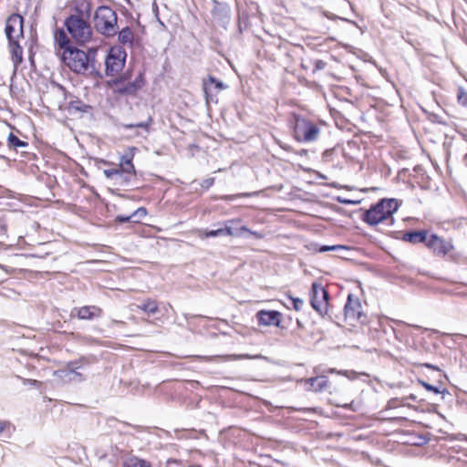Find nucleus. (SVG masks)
Returning <instances> with one entry per match:
<instances>
[{"label":"nucleus","instance_id":"obj_24","mask_svg":"<svg viewBox=\"0 0 467 467\" xmlns=\"http://www.w3.org/2000/svg\"><path fill=\"white\" fill-rule=\"evenodd\" d=\"M137 308L148 314H155L159 311L157 301L148 298L141 305H138Z\"/></svg>","mask_w":467,"mask_h":467},{"label":"nucleus","instance_id":"obj_41","mask_svg":"<svg viewBox=\"0 0 467 467\" xmlns=\"http://www.w3.org/2000/svg\"><path fill=\"white\" fill-rule=\"evenodd\" d=\"M323 301L326 302V311L325 313H323V317L325 315H328V306H329V304H328V292L323 287Z\"/></svg>","mask_w":467,"mask_h":467},{"label":"nucleus","instance_id":"obj_42","mask_svg":"<svg viewBox=\"0 0 467 467\" xmlns=\"http://www.w3.org/2000/svg\"><path fill=\"white\" fill-rule=\"evenodd\" d=\"M24 385L28 386H38L40 385V382L36 379H23Z\"/></svg>","mask_w":467,"mask_h":467},{"label":"nucleus","instance_id":"obj_19","mask_svg":"<svg viewBox=\"0 0 467 467\" xmlns=\"http://www.w3.org/2000/svg\"><path fill=\"white\" fill-rule=\"evenodd\" d=\"M429 236L430 234L426 230L412 231L405 233L402 236V240L413 244L422 243L426 245Z\"/></svg>","mask_w":467,"mask_h":467},{"label":"nucleus","instance_id":"obj_43","mask_svg":"<svg viewBox=\"0 0 467 467\" xmlns=\"http://www.w3.org/2000/svg\"><path fill=\"white\" fill-rule=\"evenodd\" d=\"M117 78H122L125 82H128V81H132L130 79V72L129 70H127L126 72L122 73L119 77H118Z\"/></svg>","mask_w":467,"mask_h":467},{"label":"nucleus","instance_id":"obj_20","mask_svg":"<svg viewBox=\"0 0 467 467\" xmlns=\"http://www.w3.org/2000/svg\"><path fill=\"white\" fill-rule=\"evenodd\" d=\"M54 37L59 48L63 49L64 51H67V49L73 47L69 37L67 36V33L64 31L63 28L57 29Z\"/></svg>","mask_w":467,"mask_h":467},{"label":"nucleus","instance_id":"obj_4","mask_svg":"<svg viewBox=\"0 0 467 467\" xmlns=\"http://www.w3.org/2000/svg\"><path fill=\"white\" fill-rule=\"evenodd\" d=\"M67 33L78 45L88 43L93 36V29L89 20L77 16H67L64 21Z\"/></svg>","mask_w":467,"mask_h":467},{"label":"nucleus","instance_id":"obj_10","mask_svg":"<svg viewBox=\"0 0 467 467\" xmlns=\"http://www.w3.org/2000/svg\"><path fill=\"white\" fill-rule=\"evenodd\" d=\"M105 177L119 187H127L136 178V171L117 167L104 170Z\"/></svg>","mask_w":467,"mask_h":467},{"label":"nucleus","instance_id":"obj_38","mask_svg":"<svg viewBox=\"0 0 467 467\" xmlns=\"http://www.w3.org/2000/svg\"><path fill=\"white\" fill-rule=\"evenodd\" d=\"M134 216H132V213L130 215H118L116 217V222L119 223H129V222H134L137 223L138 221L132 220Z\"/></svg>","mask_w":467,"mask_h":467},{"label":"nucleus","instance_id":"obj_36","mask_svg":"<svg viewBox=\"0 0 467 467\" xmlns=\"http://www.w3.org/2000/svg\"><path fill=\"white\" fill-rule=\"evenodd\" d=\"M345 250H348V247L344 246V245H340V244L324 245L323 244V253L324 252H330V251L340 252V251H345Z\"/></svg>","mask_w":467,"mask_h":467},{"label":"nucleus","instance_id":"obj_14","mask_svg":"<svg viewBox=\"0 0 467 467\" xmlns=\"http://www.w3.org/2000/svg\"><path fill=\"white\" fill-rule=\"evenodd\" d=\"M57 88H59V90L62 91L66 99L68 97L72 98V99L68 102V106H67V110L69 113H71V114L77 113V112L88 113L92 109V107L90 105H88V104L84 103L82 100H80L79 99L73 98V96H71V94H68L63 86L57 85Z\"/></svg>","mask_w":467,"mask_h":467},{"label":"nucleus","instance_id":"obj_53","mask_svg":"<svg viewBox=\"0 0 467 467\" xmlns=\"http://www.w3.org/2000/svg\"><path fill=\"white\" fill-rule=\"evenodd\" d=\"M327 157V152H323L322 158L323 160Z\"/></svg>","mask_w":467,"mask_h":467},{"label":"nucleus","instance_id":"obj_54","mask_svg":"<svg viewBox=\"0 0 467 467\" xmlns=\"http://www.w3.org/2000/svg\"><path fill=\"white\" fill-rule=\"evenodd\" d=\"M322 386H323V389L326 388L327 384L326 382L323 380V383H322Z\"/></svg>","mask_w":467,"mask_h":467},{"label":"nucleus","instance_id":"obj_16","mask_svg":"<svg viewBox=\"0 0 467 467\" xmlns=\"http://www.w3.org/2000/svg\"><path fill=\"white\" fill-rule=\"evenodd\" d=\"M259 325L276 326L280 325V313L277 311L261 310L256 314Z\"/></svg>","mask_w":467,"mask_h":467},{"label":"nucleus","instance_id":"obj_34","mask_svg":"<svg viewBox=\"0 0 467 467\" xmlns=\"http://www.w3.org/2000/svg\"><path fill=\"white\" fill-rule=\"evenodd\" d=\"M289 302L292 304L296 311H300L304 306V300L298 297L288 296Z\"/></svg>","mask_w":467,"mask_h":467},{"label":"nucleus","instance_id":"obj_35","mask_svg":"<svg viewBox=\"0 0 467 467\" xmlns=\"http://www.w3.org/2000/svg\"><path fill=\"white\" fill-rule=\"evenodd\" d=\"M457 99L462 106L467 107V92L462 88H459Z\"/></svg>","mask_w":467,"mask_h":467},{"label":"nucleus","instance_id":"obj_2","mask_svg":"<svg viewBox=\"0 0 467 467\" xmlns=\"http://www.w3.org/2000/svg\"><path fill=\"white\" fill-rule=\"evenodd\" d=\"M398 208L399 203L396 199H382L364 213L362 220L371 226L388 220L390 221L389 224H392V214Z\"/></svg>","mask_w":467,"mask_h":467},{"label":"nucleus","instance_id":"obj_23","mask_svg":"<svg viewBox=\"0 0 467 467\" xmlns=\"http://www.w3.org/2000/svg\"><path fill=\"white\" fill-rule=\"evenodd\" d=\"M118 39L120 44L131 47L134 41V34L129 26H126L119 32Z\"/></svg>","mask_w":467,"mask_h":467},{"label":"nucleus","instance_id":"obj_1","mask_svg":"<svg viewBox=\"0 0 467 467\" xmlns=\"http://www.w3.org/2000/svg\"><path fill=\"white\" fill-rule=\"evenodd\" d=\"M96 55L97 50L95 48H88V51H84L73 47L63 52L61 59L74 73L102 78L97 66Z\"/></svg>","mask_w":467,"mask_h":467},{"label":"nucleus","instance_id":"obj_29","mask_svg":"<svg viewBox=\"0 0 467 467\" xmlns=\"http://www.w3.org/2000/svg\"><path fill=\"white\" fill-rule=\"evenodd\" d=\"M7 142L9 148L17 149V148H26L28 143L20 140L17 136L13 133H10L7 138Z\"/></svg>","mask_w":467,"mask_h":467},{"label":"nucleus","instance_id":"obj_39","mask_svg":"<svg viewBox=\"0 0 467 467\" xmlns=\"http://www.w3.org/2000/svg\"><path fill=\"white\" fill-rule=\"evenodd\" d=\"M214 183V178L211 177V178H207L205 180H203L201 183V186L205 189V190H208L209 188H211Z\"/></svg>","mask_w":467,"mask_h":467},{"label":"nucleus","instance_id":"obj_26","mask_svg":"<svg viewBox=\"0 0 467 467\" xmlns=\"http://www.w3.org/2000/svg\"><path fill=\"white\" fill-rule=\"evenodd\" d=\"M152 123L151 117H149L146 121L138 123H123L120 126L125 130H132L134 128L143 129L146 132H149L150 124Z\"/></svg>","mask_w":467,"mask_h":467},{"label":"nucleus","instance_id":"obj_30","mask_svg":"<svg viewBox=\"0 0 467 467\" xmlns=\"http://www.w3.org/2000/svg\"><path fill=\"white\" fill-rule=\"evenodd\" d=\"M258 194H259V192H243V193H237V194L223 195L220 197V199L223 200V201H234L238 198L256 196Z\"/></svg>","mask_w":467,"mask_h":467},{"label":"nucleus","instance_id":"obj_46","mask_svg":"<svg viewBox=\"0 0 467 467\" xmlns=\"http://www.w3.org/2000/svg\"><path fill=\"white\" fill-rule=\"evenodd\" d=\"M239 231H240L241 233H243V232L251 233V232H250V230H249L247 227H245V226H242V227H240Z\"/></svg>","mask_w":467,"mask_h":467},{"label":"nucleus","instance_id":"obj_3","mask_svg":"<svg viewBox=\"0 0 467 467\" xmlns=\"http://www.w3.org/2000/svg\"><path fill=\"white\" fill-rule=\"evenodd\" d=\"M117 14L108 5L99 6L94 14V26L101 35L109 37L117 34Z\"/></svg>","mask_w":467,"mask_h":467},{"label":"nucleus","instance_id":"obj_50","mask_svg":"<svg viewBox=\"0 0 467 467\" xmlns=\"http://www.w3.org/2000/svg\"><path fill=\"white\" fill-rule=\"evenodd\" d=\"M341 202H344V203H351V202H351V201H349V200H343V201H341Z\"/></svg>","mask_w":467,"mask_h":467},{"label":"nucleus","instance_id":"obj_47","mask_svg":"<svg viewBox=\"0 0 467 467\" xmlns=\"http://www.w3.org/2000/svg\"><path fill=\"white\" fill-rule=\"evenodd\" d=\"M348 373H349L348 378H350V379H356V377H357V373H356L355 371H350V372H348Z\"/></svg>","mask_w":467,"mask_h":467},{"label":"nucleus","instance_id":"obj_28","mask_svg":"<svg viewBox=\"0 0 467 467\" xmlns=\"http://www.w3.org/2000/svg\"><path fill=\"white\" fill-rule=\"evenodd\" d=\"M123 467H150V464L145 460L130 457L124 462Z\"/></svg>","mask_w":467,"mask_h":467},{"label":"nucleus","instance_id":"obj_11","mask_svg":"<svg viewBox=\"0 0 467 467\" xmlns=\"http://www.w3.org/2000/svg\"><path fill=\"white\" fill-rule=\"evenodd\" d=\"M345 317L349 321H358L364 323L366 317L362 312V306L358 297L348 295V301L344 307Z\"/></svg>","mask_w":467,"mask_h":467},{"label":"nucleus","instance_id":"obj_37","mask_svg":"<svg viewBox=\"0 0 467 467\" xmlns=\"http://www.w3.org/2000/svg\"><path fill=\"white\" fill-rule=\"evenodd\" d=\"M230 359L237 360V359H253V358H260L261 355L251 356L249 354H240V355H231Z\"/></svg>","mask_w":467,"mask_h":467},{"label":"nucleus","instance_id":"obj_12","mask_svg":"<svg viewBox=\"0 0 467 467\" xmlns=\"http://www.w3.org/2000/svg\"><path fill=\"white\" fill-rule=\"evenodd\" d=\"M102 316V309L97 306H85L74 307L71 310L70 317H77L80 320H93Z\"/></svg>","mask_w":467,"mask_h":467},{"label":"nucleus","instance_id":"obj_32","mask_svg":"<svg viewBox=\"0 0 467 467\" xmlns=\"http://www.w3.org/2000/svg\"><path fill=\"white\" fill-rule=\"evenodd\" d=\"M418 382L428 391L433 392L434 394L442 393L440 387L431 385L420 379H418Z\"/></svg>","mask_w":467,"mask_h":467},{"label":"nucleus","instance_id":"obj_27","mask_svg":"<svg viewBox=\"0 0 467 467\" xmlns=\"http://www.w3.org/2000/svg\"><path fill=\"white\" fill-rule=\"evenodd\" d=\"M317 286L318 284L314 282L312 285V293L310 296V304L312 307L318 313H321V303L317 300Z\"/></svg>","mask_w":467,"mask_h":467},{"label":"nucleus","instance_id":"obj_13","mask_svg":"<svg viewBox=\"0 0 467 467\" xmlns=\"http://www.w3.org/2000/svg\"><path fill=\"white\" fill-rule=\"evenodd\" d=\"M19 30V33L17 36H20L23 35V17L20 15L13 14L10 16H8L6 23H5V35L9 41V43L14 42L16 37L14 36V33L16 32V30Z\"/></svg>","mask_w":467,"mask_h":467},{"label":"nucleus","instance_id":"obj_7","mask_svg":"<svg viewBox=\"0 0 467 467\" xmlns=\"http://www.w3.org/2000/svg\"><path fill=\"white\" fill-rule=\"evenodd\" d=\"M318 132L319 130L315 124L305 119L295 117L294 137L297 141H313L317 140Z\"/></svg>","mask_w":467,"mask_h":467},{"label":"nucleus","instance_id":"obj_40","mask_svg":"<svg viewBox=\"0 0 467 467\" xmlns=\"http://www.w3.org/2000/svg\"><path fill=\"white\" fill-rule=\"evenodd\" d=\"M147 214V210L144 207L138 208L134 213H132V216L136 217H144Z\"/></svg>","mask_w":467,"mask_h":467},{"label":"nucleus","instance_id":"obj_45","mask_svg":"<svg viewBox=\"0 0 467 467\" xmlns=\"http://www.w3.org/2000/svg\"><path fill=\"white\" fill-rule=\"evenodd\" d=\"M316 69L321 68V60H317L315 64Z\"/></svg>","mask_w":467,"mask_h":467},{"label":"nucleus","instance_id":"obj_25","mask_svg":"<svg viewBox=\"0 0 467 467\" xmlns=\"http://www.w3.org/2000/svg\"><path fill=\"white\" fill-rule=\"evenodd\" d=\"M234 233L231 227H225V228H220L217 230H210L205 231L204 237L210 238V237H217V236H223V235H234Z\"/></svg>","mask_w":467,"mask_h":467},{"label":"nucleus","instance_id":"obj_22","mask_svg":"<svg viewBox=\"0 0 467 467\" xmlns=\"http://www.w3.org/2000/svg\"><path fill=\"white\" fill-rule=\"evenodd\" d=\"M12 53V60L14 62L15 67H16L23 61V48L18 44L17 40H15L12 43H9Z\"/></svg>","mask_w":467,"mask_h":467},{"label":"nucleus","instance_id":"obj_18","mask_svg":"<svg viewBox=\"0 0 467 467\" xmlns=\"http://www.w3.org/2000/svg\"><path fill=\"white\" fill-rule=\"evenodd\" d=\"M213 16L225 26L230 21V8L227 5L215 1L214 7L213 9Z\"/></svg>","mask_w":467,"mask_h":467},{"label":"nucleus","instance_id":"obj_31","mask_svg":"<svg viewBox=\"0 0 467 467\" xmlns=\"http://www.w3.org/2000/svg\"><path fill=\"white\" fill-rule=\"evenodd\" d=\"M306 389L308 390H319L321 389V381L319 377H313L306 379Z\"/></svg>","mask_w":467,"mask_h":467},{"label":"nucleus","instance_id":"obj_52","mask_svg":"<svg viewBox=\"0 0 467 467\" xmlns=\"http://www.w3.org/2000/svg\"><path fill=\"white\" fill-rule=\"evenodd\" d=\"M337 90H338L340 93L344 92V89H343L342 88H337Z\"/></svg>","mask_w":467,"mask_h":467},{"label":"nucleus","instance_id":"obj_8","mask_svg":"<svg viewBox=\"0 0 467 467\" xmlns=\"http://www.w3.org/2000/svg\"><path fill=\"white\" fill-rule=\"evenodd\" d=\"M143 85L144 79L141 72L132 81L125 82L122 78H115L110 83L113 92L119 96H134Z\"/></svg>","mask_w":467,"mask_h":467},{"label":"nucleus","instance_id":"obj_9","mask_svg":"<svg viewBox=\"0 0 467 467\" xmlns=\"http://www.w3.org/2000/svg\"><path fill=\"white\" fill-rule=\"evenodd\" d=\"M127 54L121 47H112L105 59L106 75L115 76L122 70Z\"/></svg>","mask_w":467,"mask_h":467},{"label":"nucleus","instance_id":"obj_49","mask_svg":"<svg viewBox=\"0 0 467 467\" xmlns=\"http://www.w3.org/2000/svg\"><path fill=\"white\" fill-rule=\"evenodd\" d=\"M5 429V424L0 422V433L4 431Z\"/></svg>","mask_w":467,"mask_h":467},{"label":"nucleus","instance_id":"obj_33","mask_svg":"<svg viewBox=\"0 0 467 467\" xmlns=\"http://www.w3.org/2000/svg\"><path fill=\"white\" fill-rule=\"evenodd\" d=\"M404 405H405V398H401V399L393 398L388 401L386 408L387 409H395V408H398L400 406H404Z\"/></svg>","mask_w":467,"mask_h":467},{"label":"nucleus","instance_id":"obj_51","mask_svg":"<svg viewBox=\"0 0 467 467\" xmlns=\"http://www.w3.org/2000/svg\"><path fill=\"white\" fill-rule=\"evenodd\" d=\"M328 38H330V39H332V40H336V39H337V36H328Z\"/></svg>","mask_w":467,"mask_h":467},{"label":"nucleus","instance_id":"obj_44","mask_svg":"<svg viewBox=\"0 0 467 467\" xmlns=\"http://www.w3.org/2000/svg\"><path fill=\"white\" fill-rule=\"evenodd\" d=\"M422 366L426 367L428 368H431L433 370H436L438 372H441L440 368L438 367L434 366V365H431V364H429V363H424V364H422Z\"/></svg>","mask_w":467,"mask_h":467},{"label":"nucleus","instance_id":"obj_15","mask_svg":"<svg viewBox=\"0 0 467 467\" xmlns=\"http://www.w3.org/2000/svg\"><path fill=\"white\" fill-rule=\"evenodd\" d=\"M72 10L73 14L68 16L89 20L92 14V3L90 0H76L73 2Z\"/></svg>","mask_w":467,"mask_h":467},{"label":"nucleus","instance_id":"obj_17","mask_svg":"<svg viewBox=\"0 0 467 467\" xmlns=\"http://www.w3.org/2000/svg\"><path fill=\"white\" fill-rule=\"evenodd\" d=\"M213 87L218 90L226 88V86L222 81L218 80L217 78H215L213 76H208V78L206 79H203V82H202V89H203L207 103L213 99L212 94H211Z\"/></svg>","mask_w":467,"mask_h":467},{"label":"nucleus","instance_id":"obj_6","mask_svg":"<svg viewBox=\"0 0 467 467\" xmlns=\"http://www.w3.org/2000/svg\"><path fill=\"white\" fill-rule=\"evenodd\" d=\"M426 246L439 257L449 256L452 261H457L461 257V254L454 251L451 241L445 240L436 234H430Z\"/></svg>","mask_w":467,"mask_h":467},{"label":"nucleus","instance_id":"obj_21","mask_svg":"<svg viewBox=\"0 0 467 467\" xmlns=\"http://www.w3.org/2000/svg\"><path fill=\"white\" fill-rule=\"evenodd\" d=\"M136 150L137 149L135 147H130L129 149V151H127L120 157L119 167L128 169L130 171H136L132 162L134 158V151Z\"/></svg>","mask_w":467,"mask_h":467},{"label":"nucleus","instance_id":"obj_5","mask_svg":"<svg viewBox=\"0 0 467 467\" xmlns=\"http://www.w3.org/2000/svg\"><path fill=\"white\" fill-rule=\"evenodd\" d=\"M94 361H96L94 357H83L78 360L68 362L64 368L57 370L55 375L65 382H82L86 379V377L79 372L78 369H83L86 366Z\"/></svg>","mask_w":467,"mask_h":467},{"label":"nucleus","instance_id":"obj_48","mask_svg":"<svg viewBox=\"0 0 467 467\" xmlns=\"http://www.w3.org/2000/svg\"><path fill=\"white\" fill-rule=\"evenodd\" d=\"M416 400V397H415L413 394H411V395H410L409 397L405 398V400Z\"/></svg>","mask_w":467,"mask_h":467}]
</instances>
